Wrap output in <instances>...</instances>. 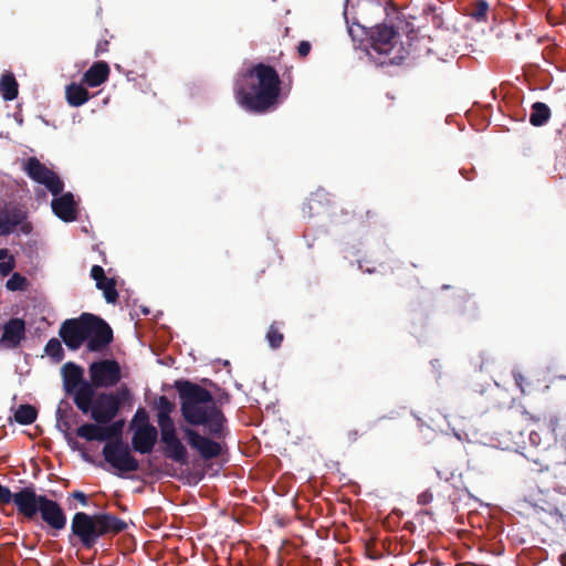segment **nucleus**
I'll return each instance as SVG.
<instances>
[{"mask_svg": "<svg viewBox=\"0 0 566 566\" xmlns=\"http://www.w3.org/2000/svg\"><path fill=\"white\" fill-rule=\"evenodd\" d=\"M175 388L180 399V412L190 426H202L207 433L214 439L227 436V418L217 406L212 394L200 385L186 379L175 381Z\"/></svg>", "mask_w": 566, "mask_h": 566, "instance_id": "obj_1", "label": "nucleus"}, {"mask_svg": "<svg viewBox=\"0 0 566 566\" xmlns=\"http://www.w3.org/2000/svg\"><path fill=\"white\" fill-rule=\"evenodd\" d=\"M281 83L280 75L273 66L256 63L242 73L235 85V99L248 112L266 113L277 104Z\"/></svg>", "mask_w": 566, "mask_h": 566, "instance_id": "obj_2", "label": "nucleus"}, {"mask_svg": "<svg viewBox=\"0 0 566 566\" xmlns=\"http://www.w3.org/2000/svg\"><path fill=\"white\" fill-rule=\"evenodd\" d=\"M59 336L70 350L80 349L86 342V348L92 353L104 350L114 338L108 323L91 313L65 319L60 326Z\"/></svg>", "mask_w": 566, "mask_h": 566, "instance_id": "obj_3", "label": "nucleus"}, {"mask_svg": "<svg viewBox=\"0 0 566 566\" xmlns=\"http://www.w3.org/2000/svg\"><path fill=\"white\" fill-rule=\"evenodd\" d=\"M128 524L111 513L87 514L76 512L71 522L69 544L78 549H95L99 538L126 531Z\"/></svg>", "mask_w": 566, "mask_h": 566, "instance_id": "obj_4", "label": "nucleus"}, {"mask_svg": "<svg viewBox=\"0 0 566 566\" xmlns=\"http://www.w3.org/2000/svg\"><path fill=\"white\" fill-rule=\"evenodd\" d=\"M88 374L90 381L83 384L74 395V403L81 411L87 410L96 388L115 387L122 379L120 365L115 359L93 361L88 367Z\"/></svg>", "mask_w": 566, "mask_h": 566, "instance_id": "obj_5", "label": "nucleus"}, {"mask_svg": "<svg viewBox=\"0 0 566 566\" xmlns=\"http://www.w3.org/2000/svg\"><path fill=\"white\" fill-rule=\"evenodd\" d=\"M124 420L119 419L104 427L106 444L102 454L104 460L122 473L136 472L139 470L138 460L132 454L127 443L123 441Z\"/></svg>", "mask_w": 566, "mask_h": 566, "instance_id": "obj_6", "label": "nucleus"}, {"mask_svg": "<svg viewBox=\"0 0 566 566\" xmlns=\"http://www.w3.org/2000/svg\"><path fill=\"white\" fill-rule=\"evenodd\" d=\"M356 49L364 51L378 65L399 64L405 49L397 38H352Z\"/></svg>", "mask_w": 566, "mask_h": 566, "instance_id": "obj_7", "label": "nucleus"}, {"mask_svg": "<svg viewBox=\"0 0 566 566\" xmlns=\"http://www.w3.org/2000/svg\"><path fill=\"white\" fill-rule=\"evenodd\" d=\"M84 415L90 413L96 423H109L119 412L118 401L113 392L103 391L91 398L88 408L82 411Z\"/></svg>", "mask_w": 566, "mask_h": 566, "instance_id": "obj_8", "label": "nucleus"}, {"mask_svg": "<svg viewBox=\"0 0 566 566\" xmlns=\"http://www.w3.org/2000/svg\"><path fill=\"white\" fill-rule=\"evenodd\" d=\"M25 171L32 180L45 186L53 196H59L63 192V181L53 170L49 169L38 158L31 157L28 159L25 164Z\"/></svg>", "mask_w": 566, "mask_h": 566, "instance_id": "obj_9", "label": "nucleus"}, {"mask_svg": "<svg viewBox=\"0 0 566 566\" xmlns=\"http://www.w3.org/2000/svg\"><path fill=\"white\" fill-rule=\"evenodd\" d=\"M27 211L23 207L14 203L4 205L0 209V237L9 235L20 226V231L29 234L32 231L30 222H25Z\"/></svg>", "mask_w": 566, "mask_h": 566, "instance_id": "obj_10", "label": "nucleus"}, {"mask_svg": "<svg viewBox=\"0 0 566 566\" xmlns=\"http://www.w3.org/2000/svg\"><path fill=\"white\" fill-rule=\"evenodd\" d=\"M160 442L165 457L181 465L188 464V451L186 446L179 439L176 426L159 429Z\"/></svg>", "mask_w": 566, "mask_h": 566, "instance_id": "obj_11", "label": "nucleus"}, {"mask_svg": "<svg viewBox=\"0 0 566 566\" xmlns=\"http://www.w3.org/2000/svg\"><path fill=\"white\" fill-rule=\"evenodd\" d=\"M45 495H38L33 485L20 489L18 492L12 493L11 503L17 507V511L28 521H33L40 510V502Z\"/></svg>", "mask_w": 566, "mask_h": 566, "instance_id": "obj_12", "label": "nucleus"}, {"mask_svg": "<svg viewBox=\"0 0 566 566\" xmlns=\"http://www.w3.org/2000/svg\"><path fill=\"white\" fill-rule=\"evenodd\" d=\"M184 432L190 447L196 449L202 459L210 460L221 454V446L219 442L203 437L188 427L184 429Z\"/></svg>", "mask_w": 566, "mask_h": 566, "instance_id": "obj_13", "label": "nucleus"}, {"mask_svg": "<svg viewBox=\"0 0 566 566\" xmlns=\"http://www.w3.org/2000/svg\"><path fill=\"white\" fill-rule=\"evenodd\" d=\"M39 513L42 521L54 531H62L66 526V515L61 505L46 496L40 502Z\"/></svg>", "mask_w": 566, "mask_h": 566, "instance_id": "obj_14", "label": "nucleus"}, {"mask_svg": "<svg viewBox=\"0 0 566 566\" xmlns=\"http://www.w3.org/2000/svg\"><path fill=\"white\" fill-rule=\"evenodd\" d=\"M25 338V322L22 318H10L2 326L0 344L4 348H17Z\"/></svg>", "mask_w": 566, "mask_h": 566, "instance_id": "obj_15", "label": "nucleus"}, {"mask_svg": "<svg viewBox=\"0 0 566 566\" xmlns=\"http://www.w3.org/2000/svg\"><path fill=\"white\" fill-rule=\"evenodd\" d=\"M51 207L54 214L64 222H73L77 219V205L72 192H64L60 197L54 196Z\"/></svg>", "mask_w": 566, "mask_h": 566, "instance_id": "obj_16", "label": "nucleus"}, {"mask_svg": "<svg viewBox=\"0 0 566 566\" xmlns=\"http://www.w3.org/2000/svg\"><path fill=\"white\" fill-rule=\"evenodd\" d=\"M158 440V430L155 426L137 428L132 437V449L140 454H149Z\"/></svg>", "mask_w": 566, "mask_h": 566, "instance_id": "obj_17", "label": "nucleus"}, {"mask_svg": "<svg viewBox=\"0 0 566 566\" xmlns=\"http://www.w3.org/2000/svg\"><path fill=\"white\" fill-rule=\"evenodd\" d=\"M332 200L328 192L324 189H317L312 192L307 201L302 207L304 218H313L328 210Z\"/></svg>", "mask_w": 566, "mask_h": 566, "instance_id": "obj_18", "label": "nucleus"}, {"mask_svg": "<svg viewBox=\"0 0 566 566\" xmlns=\"http://www.w3.org/2000/svg\"><path fill=\"white\" fill-rule=\"evenodd\" d=\"M63 387L67 395L74 397L76 390L87 382L84 380V370L81 366L75 363L69 361L61 368Z\"/></svg>", "mask_w": 566, "mask_h": 566, "instance_id": "obj_19", "label": "nucleus"}, {"mask_svg": "<svg viewBox=\"0 0 566 566\" xmlns=\"http://www.w3.org/2000/svg\"><path fill=\"white\" fill-rule=\"evenodd\" d=\"M154 408L157 410V423L159 429L175 427L171 413L176 409V405L166 396H159L154 401Z\"/></svg>", "mask_w": 566, "mask_h": 566, "instance_id": "obj_20", "label": "nucleus"}, {"mask_svg": "<svg viewBox=\"0 0 566 566\" xmlns=\"http://www.w3.org/2000/svg\"><path fill=\"white\" fill-rule=\"evenodd\" d=\"M109 73L108 64L97 61L83 74V82L90 87H97L108 80Z\"/></svg>", "mask_w": 566, "mask_h": 566, "instance_id": "obj_21", "label": "nucleus"}, {"mask_svg": "<svg viewBox=\"0 0 566 566\" xmlns=\"http://www.w3.org/2000/svg\"><path fill=\"white\" fill-rule=\"evenodd\" d=\"M103 423H84L76 429V436L86 441H106Z\"/></svg>", "mask_w": 566, "mask_h": 566, "instance_id": "obj_22", "label": "nucleus"}, {"mask_svg": "<svg viewBox=\"0 0 566 566\" xmlns=\"http://www.w3.org/2000/svg\"><path fill=\"white\" fill-rule=\"evenodd\" d=\"M0 93L4 101H13L19 94V84L12 73H6L0 80Z\"/></svg>", "mask_w": 566, "mask_h": 566, "instance_id": "obj_23", "label": "nucleus"}, {"mask_svg": "<svg viewBox=\"0 0 566 566\" xmlns=\"http://www.w3.org/2000/svg\"><path fill=\"white\" fill-rule=\"evenodd\" d=\"M66 101L73 107H78L85 104L90 98L88 91L82 85L75 83L70 84L66 87Z\"/></svg>", "mask_w": 566, "mask_h": 566, "instance_id": "obj_24", "label": "nucleus"}, {"mask_svg": "<svg viewBox=\"0 0 566 566\" xmlns=\"http://www.w3.org/2000/svg\"><path fill=\"white\" fill-rule=\"evenodd\" d=\"M551 117V109L549 107L542 102H535L532 105L531 115H530V123L535 126L539 127L547 123V120Z\"/></svg>", "mask_w": 566, "mask_h": 566, "instance_id": "obj_25", "label": "nucleus"}, {"mask_svg": "<svg viewBox=\"0 0 566 566\" xmlns=\"http://www.w3.org/2000/svg\"><path fill=\"white\" fill-rule=\"evenodd\" d=\"M38 410L31 405H20L14 412V420L19 424H31L36 420Z\"/></svg>", "mask_w": 566, "mask_h": 566, "instance_id": "obj_26", "label": "nucleus"}, {"mask_svg": "<svg viewBox=\"0 0 566 566\" xmlns=\"http://www.w3.org/2000/svg\"><path fill=\"white\" fill-rule=\"evenodd\" d=\"M96 287L103 291L104 297L107 303H116L118 298V292L116 290L115 279L104 277V280L96 283Z\"/></svg>", "mask_w": 566, "mask_h": 566, "instance_id": "obj_27", "label": "nucleus"}, {"mask_svg": "<svg viewBox=\"0 0 566 566\" xmlns=\"http://www.w3.org/2000/svg\"><path fill=\"white\" fill-rule=\"evenodd\" d=\"M44 353L55 363H60L64 359V349L57 338L53 337L49 339L44 347Z\"/></svg>", "mask_w": 566, "mask_h": 566, "instance_id": "obj_28", "label": "nucleus"}, {"mask_svg": "<svg viewBox=\"0 0 566 566\" xmlns=\"http://www.w3.org/2000/svg\"><path fill=\"white\" fill-rule=\"evenodd\" d=\"M265 338L271 348L276 349V348L281 347V345L284 340V335L280 331V327L277 326L276 322H274L270 325V327L266 332Z\"/></svg>", "mask_w": 566, "mask_h": 566, "instance_id": "obj_29", "label": "nucleus"}, {"mask_svg": "<svg viewBox=\"0 0 566 566\" xmlns=\"http://www.w3.org/2000/svg\"><path fill=\"white\" fill-rule=\"evenodd\" d=\"M149 426H153V424L149 421V415H148L147 410L143 407H139L136 410V412L130 421V427L135 431L137 428H146Z\"/></svg>", "mask_w": 566, "mask_h": 566, "instance_id": "obj_30", "label": "nucleus"}, {"mask_svg": "<svg viewBox=\"0 0 566 566\" xmlns=\"http://www.w3.org/2000/svg\"><path fill=\"white\" fill-rule=\"evenodd\" d=\"M28 286V280L20 273H13L12 276L7 281L6 287L9 291H23Z\"/></svg>", "mask_w": 566, "mask_h": 566, "instance_id": "obj_31", "label": "nucleus"}, {"mask_svg": "<svg viewBox=\"0 0 566 566\" xmlns=\"http://www.w3.org/2000/svg\"><path fill=\"white\" fill-rule=\"evenodd\" d=\"M489 11V3L484 0H479L472 11H471V15L476 20V21H481V20H484L486 13Z\"/></svg>", "mask_w": 566, "mask_h": 566, "instance_id": "obj_32", "label": "nucleus"}, {"mask_svg": "<svg viewBox=\"0 0 566 566\" xmlns=\"http://www.w3.org/2000/svg\"><path fill=\"white\" fill-rule=\"evenodd\" d=\"M113 396H115V398L118 401L119 410H120L122 405L132 398L130 390L126 385H122L115 392H113Z\"/></svg>", "mask_w": 566, "mask_h": 566, "instance_id": "obj_33", "label": "nucleus"}, {"mask_svg": "<svg viewBox=\"0 0 566 566\" xmlns=\"http://www.w3.org/2000/svg\"><path fill=\"white\" fill-rule=\"evenodd\" d=\"M413 30L409 29V24H406V28L399 24H390L388 32L380 33L379 35H402L411 33Z\"/></svg>", "mask_w": 566, "mask_h": 566, "instance_id": "obj_34", "label": "nucleus"}, {"mask_svg": "<svg viewBox=\"0 0 566 566\" xmlns=\"http://www.w3.org/2000/svg\"><path fill=\"white\" fill-rule=\"evenodd\" d=\"M15 266L14 259L12 256L9 258L8 261H2L0 263V274L2 276L9 275Z\"/></svg>", "mask_w": 566, "mask_h": 566, "instance_id": "obj_35", "label": "nucleus"}, {"mask_svg": "<svg viewBox=\"0 0 566 566\" xmlns=\"http://www.w3.org/2000/svg\"><path fill=\"white\" fill-rule=\"evenodd\" d=\"M12 500V492L9 488L2 485L0 483V503L2 504H9Z\"/></svg>", "mask_w": 566, "mask_h": 566, "instance_id": "obj_36", "label": "nucleus"}, {"mask_svg": "<svg viewBox=\"0 0 566 566\" xmlns=\"http://www.w3.org/2000/svg\"><path fill=\"white\" fill-rule=\"evenodd\" d=\"M361 433L357 429H349L345 432L344 439L348 444L357 442Z\"/></svg>", "mask_w": 566, "mask_h": 566, "instance_id": "obj_37", "label": "nucleus"}, {"mask_svg": "<svg viewBox=\"0 0 566 566\" xmlns=\"http://www.w3.org/2000/svg\"><path fill=\"white\" fill-rule=\"evenodd\" d=\"M91 277L97 283L105 277L104 269L101 265H93L91 269Z\"/></svg>", "mask_w": 566, "mask_h": 566, "instance_id": "obj_38", "label": "nucleus"}, {"mask_svg": "<svg viewBox=\"0 0 566 566\" xmlns=\"http://www.w3.org/2000/svg\"><path fill=\"white\" fill-rule=\"evenodd\" d=\"M311 51V43L307 42V41H302L300 42L298 46H297V53L301 57H305L308 55Z\"/></svg>", "mask_w": 566, "mask_h": 566, "instance_id": "obj_39", "label": "nucleus"}, {"mask_svg": "<svg viewBox=\"0 0 566 566\" xmlns=\"http://www.w3.org/2000/svg\"><path fill=\"white\" fill-rule=\"evenodd\" d=\"M71 497L77 500L83 506L87 505V495L82 491H73Z\"/></svg>", "mask_w": 566, "mask_h": 566, "instance_id": "obj_40", "label": "nucleus"}, {"mask_svg": "<svg viewBox=\"0 0 566 566\" xmlns=\"http://www.w3.org/2000/svg\"><path fill=\"white\" fill-rule=\"evenodd\" d=\"M432 499H433L432 493H430L429 491H426V492H422L418 496V503L420 505H427L432 501Z\"/></svg>", "mask_w": 566, "mask_h": 566, "instance_id": "obj_41", "label": "nucleus"}, {"mask_svg": "<svg viewBox=\"0 0 566 566\" xmlns=\"http://www.w3.org/2000/svg\"><path fill=\"white\" fill-rule=\"evenodd\" d=\"M108 50V41H99L96 45L95 55H99L102 53H105Z\"/></svg>", "mask_w": 566, "mask_h": 566, "instance_id": "obj_42", "label": "nucleus"}, {"mask_svg": "<svg viewBox=\"0 0 566 566\" xmlns=\"http://www.w3.org/2000/svg\"><path fill=\"white\" fill-rule=\"evenodd\" d=\"M345 18H346V20H348V11H347V9L345 10ZM347 24H348V33H349V35H357V33L359 31H363V27H360L359 24H357V30H355L354 27L349 24V21H347Z\"/></svg>", "mask_w": 566, "mask_h": 566, "instance_id": "obj_43", "label": "nucleus"}, {"mask_svg": "<svg viewBox=\"0 0 566 566\" xmlns=\"http://www.w3.org/2000/svg\"><path fill=\"white\" fill-rule=\"evenodd\" d=\"M62 426L64 427V431H65V436L69 440V443H73L75 444V442L73 441V439L71 438L70 433H69V430H70V422L67 420H64L62 421Z\"/></svg>", "mask_w": 566, "mask_h": 566, "instance_id": "obj_44", "label": "nucleus"}, {"mask_svg": "<svg viewBox=\"0 0 566 566\" xmlns=\"http://www.w3.org/2000/svg\"><path fill=\"white\" fill-rule=\"evenodd\" d=\"M558 424V418L556 416L549 418L548 426L552 429V431H556Z\"/></svg>", "mask_w": 566, "mask_h": 566, "instance_id": "obj_45", "label": "nucleus"}, {"mask_svg": "<svg viewBox=\"0 0 566 566\" xmlns=\"http://www.w3.org/2000/svg\"><path fill=\"white\" fill-rule=\"evenodd\" d=\"M375 211H371V210H367L366 211V220H370V219H374L375 218Z\"/></svg>", "mask_w": 566, "mask_h": 566, "instance_id": "obj_46", "label": "nucleus"}, {"mask_svg": "<svg viewBox=\"0 0 566 566\" xmlns=\"http://www.w3.org/2000/svg\"><path fill=\"white\" fill-rule=\"evenodd\" d=\"M8 255L7 249H0V260H3Z\"/></svg>", "mask_w": 566, "mask_h": 566, "instance_id": "obj_47", "label": "nucleus"}, {"mask_svg": "<svg viewBox=\"0 0 566 566\" xmlns=\"http://www.w3.org/2000/svg\"><path fill=\"white\" fill-rule=\"evenodd\" d=\"M397 21H399L397 24L402 25V27H405V28H406V24H407V23H405V22L400 21V18H397Z\"/></svg>", "mask_w": 566, "mask_h": 566, "instance_id": "obj_48", "label": "nucleus"}, {"mask_svg": "<svg viewBox=\"0 0 566 566\" xmlns=\"http://www.w3.org/2000/svg\"><path fill=\"white\" fill-rule=\"evenodd\" d=\"M522 375H518V378L515 376V381H522Z\"/></svg>", "mask_w": 566, "mask_h": 566, "instance_id": "obj_49", "label": "nucleus"}, {"mask_svg": "<svg viewBox=\"0 0 566 566\" xmlns=\"http://www.w3.org/2000/svg\"><path fill=\"white\" fill-rule=\"evenodd\" d=\"M522 375H518V378L515 376V381H522Z\"/></svg>", "mask_w": 566, "mask_h": 566, "instance_id": "obj_50", "label": "nucleus"}, {"mask_svg": "<svg viewBox=\"0 0 566 566\" xmlns=\"http://www.w3.org/2000/svg\"><path fill=\"white\" fill-rule=\"evenodd\" d=\"M522 375H518V378L515 376V381H522Z\"/></svg>", "mask_w": 566, "mask_h": 566, "instance_id": "obj_51", "label": "nucleus"}, {"mask_svg": "<svg viewBox=\"0 0 566 566\" xmlns=\"http://www.w3.org/2000/svg\"><path fill=\"white\" fill-rule=\"evenodd\" d=\"M15 544L14 543H7L6 546H10V547H13Z\"/></svg>", "mask_w": 566, "mask_h": 566, "instance_id": "obj_52", "label": "nucleus"}, {"mask_svg": "<svg viewBox=\"0 0 566 566\" xmlns=\"http://www.w3.org/2000/svg\"><path fill=\"white\" fill-rule=\"evenodd\" d=\"M555 490H558L559 492H562V488L558 485L555 486Z\"/></svg>", "mask_w": 566, "mask_h": 566, "instance_id": "obj_53", "label": "nucleus"}, {"mask_svg": "<svg viewBox=\"0 0 566 566\" xmlns=\"http://www.w3.org/2000/svg\"><path fill=\"white\" fill-rule=\"evenodd\" d=\"M442 40V42H446L447 38L446 36H442L440 38Z\"/></svg>", "mask_w": 566, "mask_h": 566, "instance_id": "obj_54", "label": "nucleus"}]
</instances>
